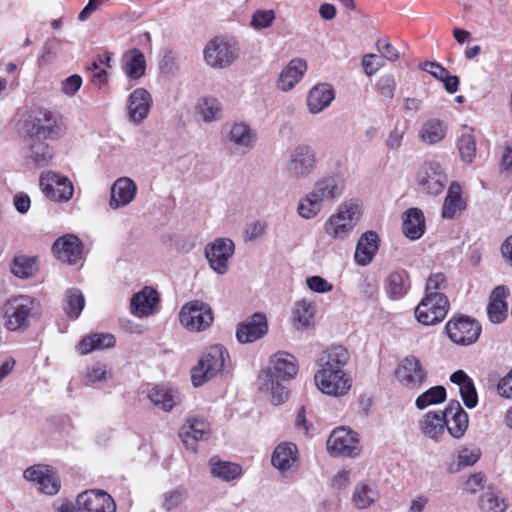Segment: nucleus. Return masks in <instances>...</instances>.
<instances>
[{"instance_id": "1", "label": "nucleus", "mask_w": 512, "mask_h": 512, "mask_svg": "<svg viewBox=\"0 0 512 512\" xmlns=\"http://www.w3.org/2000/svg\"><path fill=\"white\" fill-rule=\"evenodd\" d=\"M299 371L296 357L285 351H278L270 356L269 364L258 376L259 388L270 393L271 401L282 404L288 399V389L283 382L294 379Z\"/></svg>"}, {"instance_id": "2", "label": "nucleus", "mask_w": 512, "mask_h": 512, "mask_svg": "<svg viewBox=\"0 0 512 512\" xmlns=\"http://www.w3.org/2000/svg\"><path fill=\"white\" fill-rule=\"evenodd\" d=\"M345 188L343 178L336 173H329L318 179L297 206L298 215L306 220L315 218L323 209L325 203L340 198Z\"/></svg>"}, {"instance_id": "3", "label": "nucleus", "mask_w": 512, "mask_h": 512, "mask_svg": "<svg viewBox=\"0 0 512 512\" xmlns=\"http://www.w3.org/2000/svg\"><path fill=\"white\" fill-rule=\"evenodd\" d=\"M18 130L22 138H43L56 140L65 133L61 117L45 108H36L28 111L20 119Z\"/></svg>"}, {"instance_id": "4", "label": "nucleus", "mask_w": 512, "mask_h": 512, "mask_svg": "<svg viewBox=\"0 0 512 512\" xmlns=\"http://www.w3.org/2000/svg\"><path fill=\"white\" fill-rule=\"evenodd\" d=\"M230 366L228 350L216 344L210 346L199 359L197 365L191 369V381L194 387H200L213 379L217 374Z\"/></svg>"}, {"instance_id": "5", "label": "nucleus", "mask_w": 512, "mask_h": 512, "mask_svg": "<svg viewBox=\"0 0 512 512\" xmlns=\"http://www.w3.org/2000/svg\"><path fill=\"white\" fill-rule=\"evenodd\" d=\"M5 327L10 331H23L30 320L39 314V302L28 295L9 298L3 305Z\"/></svg>"}, {"instance_id": "6", "label": "nucleus", "mask_w": 512, "mask_h": 512, "mask_svg": "<svg viewBox=\"0 0 512 512\" xmlns=\"http://www.w3.org/2000/svg\"><path fill=\"white\" fill-rule=\"evenodd\" d=\"M359 206L353 201L342 203L336 213L332 214L324 224L325 233L334 240H344L356 225Z\"/></svg>"}, {"instance_id": "7", "label": "nucleus", "mask_w": 512, "mask_h": 512, "mask_svg": "<svg viewBox=\"0 0 512 512\" xmlns=\"http://www.w3.org/2000/svg\"><path fill=\"white\" fill-rule=\"evenodd\" d=\"M205 63L215 69H224L233 64L239 56V47L233 39L215 37L203 51Z\"/></svg>"}, {"instance_id": "8", "label": "nucleus", "mask_w": 512, "mask_h": 512, "mask_svg": "<svg viewBox=\"0 0 512 512\" xmlns=\"http://www.w3.org/2000/svg\"><path fill=\"white\" fill-rule=\"evenodd\" d=\"M449 310L447 297L439 292H429L415 308V317L423 325L441 322Z\"/></svg>"}, {"instance_id": "9", "label": "nucleus", "mask_w": 512, "mask_h": 512, "mask_svg": "<svg viewBox=\"0 0 512 512\" xmlns=\"http://www.w3.org/2000/svg\"><path fill=\"white\" fill-rule=\"evenodd\" d=\"M179 320L183 327L191 332L206 330L213 322L211 307L199 300L186 303L179 312Z\"/></svg>"}, {"instance_id": "10", "label": "nucleus", "mask_w": 512, "mask_h": 512, "mask_svg": "<svg viewBox=\"0 0 512 512\" xmlns=\"http://www.w3.org/2000/svg\"><path fill=\"white\" fill-rule=\"evenodd\" d=\"M317 169L315 149L308 144H299L290 152L287 171L296 179H306Z\"/></svg>"}, {"instance_id": "11", "label": "nucleus", "mask_w": 512, "mask_h": 512, "mask_svg": "<svg viewBox=\"0 0 512 512\" xmlns=\"http://www.w3.org/2000/svg\"><path fill=\"white\" fill-rule=\"evenodd\" d=\"M445 331L453 343L468 346L478 340L481 334V325L469 316L460 315L447 322Z\"/></svg>"}, {"instance_id": "12", "label": "nucleus", "mask_w": 512, "mask_h": 512, "mask_svg": "<svg viewBox=\"0 0 512 512\" xmlns=\"http://www.w3.org/2000/svg\"><path fill=\"white\" fill-rule=\"evenodd\" d=\"M314 383L321 393L339 398L349 393L352 387V378L346 371H316Z\"/></svg>"}, {"instance_id": "13", "label": "nucleus", "mask_w": 512, "mask_h": 512, "mask_svg": "<svg viewBox=\"0 0 512 512\" xmlns=\"http://www.w3.org/2000/svg\"><path fill=\"white\" fill-rule=\"evenodd\" d=\"M327 450L336 457L357 456L361 451L358 434L346 427L334 429L327 440Z\"/></svg>"}, {"instance_id": "14", "label": "nucleus", "mask_w": 512, "mask_h": 512, "mask_svg": "<svg viewBox=\"0 0 512 512\" xmlns=\"http://www.w3.org/2000/svg\"><path fill=\"white\" fill-rule=\"evenodd\" d=\"M235 245L229 238H217L205 246L204 254L209 267L218 275H224L229 269V260L234 255Z\"/></svg>"}, {"instance_id": "15", "label": "nucleus", "mask_w": 512, "mask_h": 512, "mask_svg": "<svg viewBox=\"0 0 512 512\" xmlns=\"http://www.w3.org/2000/svg\"><path fill=\"white\" fill-rule=\"evenodd\" d=\"M43 194L56 202H67L74 193L72 182L65 176L56 172H43L39 180Z\"/></svg>"}, {"instance_id": "16", "label": "nucleus", "mask_w": 512, "mask_h": 512, "mask_svg": "<svg viewBox=\"0 0 512 512\" xmlns=\"http://www.w3.org/2000/svg\"><path fill=\"white\" fill-rule=\"evenodd\" d=\"M396 379L409 390H418L427 378V372L420 360L413 356L405 357L395 371Z\"/></svg>"}, {"instance_id": "17", "label": "nucleus", "mask_w": 512, "mask_h": 512, "mask_svg": "<svg viewBox=\"0 0 512 512\" xmlns=\"http://www.w3.org/2000/svg\"><path fill=\"white\" fill-rule=\"evenodd\" d=\"M226 142L234 152L246 154L251 151L257 141V133L245 122H234L227 126Z\"/></svg>"}, {"instance_id": "18", "label": "nucleus", "mask_w": 512, "mask_h": 512, "mask_svg": "<svg viewBox=\"0 0 512 512\" xmlns=\"http://www.w3.org/2000/svg\"><path fill=\"white\" fill-rule=\"evenodd\" d=\"M446 175L437 162L425 163L417 174L418 185L422 192L432 195L441 193L445 187Z\"/></svg>"}, {"instance_id": "19", "label": "nucleus", "mask_w": 512, "mask_h": 512, "mask_svg": "<svg viewBox=\"0 0 512 512\" xmlns=\"http://www.w3.org/2000/svg\"><path fill=\"white\" fill-rule=\"evenodd\" d=\"M52 252L61 262L73 265L82 259L83 243L76 235L66 234L56 239Z\"/></svg>"}, {"instance_id": "20", "label": "nucleus", "mask_w": 512, "mask_h": 512, "mask_svg": "<svg viewBox=\"0 0 512 512\" xmlns=\"http://www.w3.org/2000/svg\"><path fill=\"white\" fill-rule=\"evenodd\" d=\"M268 332L265 314L257 312L241 322L236 330V338L242 343H252L263 338Z\"/></svg>"}, {"instance_id": "21", "label": "nucleus", "mask_w": 512, "mask_h": 512, "mask_svg": "<svg viewBox=\"0 0 512 512\" xmlns=\"http://www.w3.org/2000/svg\"><path fill=\"white\" fill-rule=\"evenodd\" d=\"M442 413L448 433L455 439L461 438L468 428L469 418L459 401L451 400Z\"/></svg>"}, {"instance_id": "22", "label": "nucleus", "mask_w": 512, "mask_h": 512, "mask_svg": "<svg viewBox=\"0 0 512 512\" xmlns=\"http://www.w3.org/2000/svg\"><path fill=\"white\" fill-rule=\"evenodd\" d=\"M77 505L86 512H115L114 499L103 490H89L78 495Z\"/></svg>"}, {"instance_id": "23", "label": "nucleus", "mask_w": 512, "mask_h": 512, "mask_svg": "<svg viewBox=\"0 0 512 512\" xmlns=\"http://www.w3.org/2000/svg\"><path fill=\"white\" fill-rule=\"evenodd\" d=\"M152 97L144 88L135 89L128 97L127 115L134 124L142 123L152 107Z\"/></svg>"}, {"instance_id": "24", "label": "nucleus", "mask_w": 512, "mask_h": 512, "mask_svg": "<svg viewBox=\"0 0 512 512\" xmlns=\"http://www.w3.org/2000/svg\"><path fill=\"white\" fill-rule=\"evenodd\" d=\"M23 157L36 165L37 167H45L51 161L53 155L51 147L46 143L43 138H22Z\"/></svg>"}, {"instance_id": "25", "label": "nucleus", "mask_w": 512, "mask_h": 512, "mask_svg": "<svg viewBox=\"0 0 512 512\" xmlns=\"http://www.w3.org/2000/svg\"><path fill=\"white\" fill-rule=\"evenodd\" d=\"M350 354L342 345H334L324 350L317 359V371H345Z\"/></svg>"}, {"instance_id": "26", "label": "nucleus", "mask_w": 512, "mask_h": 512, "mask_svg": "<svg viewBox=\"0 0 512 512\" xmlns=\"http://www.w3.org/2000/svg\"><path fill=\"white\" fill-rule=\"evenodd\" d=\"M136 192L137 186L132 179L128 177L117 179L111 187L110 208L119 209L127 206L135 198Z\"/></svg>"}, {"instance_id": "27", "label": "nucleus", "mask_w": 512, "mask_h": 512, "mask_svg": "<svg viewBox=\"0 0 512 512\" xmlns=\"http://www.w3.org/2000/svg\"><path fill=\"white\" fill-rule=\"evenodd\" d=\"M210 428L209 423L203 419L188 420L183 426L180 437L183 444L187 449L193 452L197 451V442L206 440L209 436Z\"/></svg>"}, {"instance_id": "28", "label": "nucleus", "mask_w": 512, "mask_h": 512, "mask_svg": "<svg viewBox=\"0 0 512 512\" xmlns=\"http://www.w3.org/2000/svg\"><path fill=\"white\" fill-rule=\"evenodd\" d=\"M379 242V236L375 231L370 230L364 232L356 245L354 254L355 262L361 266L369 265L379 249Z\"/></svg>"}, {"instance_id": "29", "label": "nucleus", "mask_w": 512, "mask_h": 512, "mask_svg": "<svg viewBox=\"0 0 512 512\" xmlns=\"http://www.w3.org/2000/svg\"><path fill=\"white\" fill-rule=\"evenodd\" d=\"M306 70L307 62L304 59H292L281 71L277 81V88L282 92H288L292 90L295 85L301 81Z\"/></svg>"}, {"instance_id": "30", "label": "nucleus", "mask_w": 512, "mask_h": 512, "mask_svg": "<svg viewBox=\"0 0 512 512\" xmlns=\"http://www.w3.org/2000/svg\"><path fill=\"white\" fill-rule=\"evenodd\" d=\"M410 278L407 271L395 270L388 274L384 281V289L389 299L400 300L410 289Z\"/></svg>"}, {"instance_id": "31", "label": "nucleus", "mask_w": 512, "mask_h": 512, "mask_svg": "<svg viewBox=\"0 0 512 512\" xmlns=\"http://www.w3.org/2000/svg\"><path fill=\"white\" fill-rule=\"evenodd\" d=\"M158 301V292L151 287H145L132 296L130 301L131 311L138 317L148 316L153 313Z\"/></svg>"}, {"instance_id": "32", "label": "nucleus", "mask_w": 512, "mask_h": 512, "mask_svg": "<svg viewBox=\"0 0 512 512\" xmlns=\"http://www.w3.org/2000/svg\"><path fill=\"white\" fill-rule=\"evenodd\" d=\"M334 90L331 85L322 83L315 85L308 93L307 107L310 113L318 114L327 108L334 100Z\"/></svg>"}, {"instance_id": "33", "label": "nucleus", "mask_w": 512, "mask_h": 512, "mask_svg": "<svg viewBox=\"0 0 512 512\" xmlns=\"http://www.w3.org/2000/svg\"><path fill=\"white\" fill-rule=\"evenodd\" d=\"M122 69L130 80L142 78L146 72V59L143 52L137 48L126 51L122 56Z\"/></svg>"}, {"instance_id": "34", "label": "nucleus", "mask_w": 512, "mask_h": 512, "mask_svg": "<svg viewBox=\"0 0 512 512\" xmlns=\"http://www.w3.org/2000/svg\"><path fill=\"white\" fill-rule=\"evenodd\" d=\"M402 230L404 235L411 239H419L425 232V217L418 208H409L402 216Z\"/></svg>"}, {"instance_id": "35", "label": "nucleus", "mask_w": 512, "mask_h": 512, "mask_svg": "<svg viewBox=\"0 0 512 512\" xmlns=\"http://www.w3.org/2000/svg\"><path fill=\"white\" fill-rule=\"evenodd\" d=\"M297 452L298 449L295 444L289 442L280 443L272 454L271 463L279 471L285 472L295 463Z\"/></svg>"}, {"instance_id": "36", "label": "nucleus", "mask_w": 512, "mask_h": 512, "mask_svg": "<svg viewBox=\"0 0 512 512\" xmlns=\"http://www.w3.org/2000/svg\"><path fill=\"white\" fill-rule=\"evenodd\" d=\"M148 398L154 406L162 409L163 411H170L180 402V395L176 390L165 388L162 386L153 387L149 393Z\"/></svg>"}, {"instance_id": "37", "label": "nucleus", "mask_w": 512, "mask_h": 512, "mask_svg": "<svg viewBox=\"0 0 512 512\" xmlns=\"http://www.w3.org/2000/svg\"><path fill=\"white\" fill-rule=\"evenodd\" d=\"M115 345V337L109 333H96L84 337L77 345L80 354H88L97 349L111 348Z\"/></svg>"}, {"instance_id": "38", "label": "nucleus", "mask_w": 512, "mask_h": 512, "mask_svg": "<svg viewBox=\"0 0 512 512\" xmlns=\"http://www.w3.org/2000/svg\"><path fill=\"white\" fill-rule=\"evenodd\" d=\"M421 431L432 439H437L445 431V418L442 412L426 413L420 423Z\"/></svg>"}, {"instance_id": "39", "label": "nucleus", "mask_w": 512, "mask_h": 512, "mask_svg": "<svg viewBox=\"0 0 512 512\" xmlns=\"http://www.w3.org/2000/svg\"><path fill=\"white\" fill-rule=\"evenodd\" d=\"M211 473L214 477L220 478L224 481H232L238 478L242 473V468L240 465L221 461L217 457H212L210 459Z\"/></svg>"}, {"instance_id": "40", "label": "nucleus", "mask_w": 512, "mask_h": 512, "mask_svg": "<svg viewBox=\"0 0 512 512\" xmlns=\"http://www.w3.org/2000/svg\"><path fill=\"white\" fill-rule=\"evenodd\" d=\"M196 112L206 123L217 121L221 118V104L214 97H202L196 104Z\"/></svg>"}, {"instance_id": "41", "label": "nucleus", "mask_w": 512, "mask_h": 512, "mask_svg": "<svg viewBox=\"0 0 512 512\" xmlns=\"http://www.w3.org/2000/svg\"><path fill=\"white\" fill-rule=\"evenodd\" d=\"M85 306L83 293L77 288H70L65 292L63 310L71 319H77Z\"/></svg>"}, {"instance_id": "42", "label": "nucleus", "mask_w": 512, "mask_h": 512, "mask_svg": "<svg viewBox=\"0 0 512 512\" xmlns=\"http://www.w3.org/2000/svg\"><path fill=\"white\" fill-rule=\"evenodd\" d=\"M446 135V126L439 119L426 121L419 132L420 139L427 144H436Z\"/></svg>"}, {"instance_id": "43", "label": "nucleus", "mask_w": 512, "mask_h": 512, "mask_svg": "<svg viewBox=\"0 0 512 512\" xmlns=\"http://www.w3.org/2000/svg\"><path fill=\"white\" fill-rule=\"evenodd\" d=\"M38 271L37 258L26 255H17L11 263V272L18 278L33 277Z\"/></svg>"}, {"instance_id": "44", "label": "nucleus", "mask_w": 512, "mask_h": 512, "mask_svg": "<svg viewBox=\"0 0 512 512\" xmlns=\"http://www.w3.org/2000/svg\"><path fill=\"white\" fill-rule=\"evenodd\" d=\"M478 506L482 512H504L505 500L492 487H488L479 497Z\"/></svg>"}, {"instance_id": "45", "label": "nucleus", "mask_w": 512, "mask_h": 512, "mask_svg": "<svg viewBox=\"0 0 512 512\" xmlns=\"http://www.w3.org/2000/svg\"><path fill=\"white\" fill-rule=\"evenodd\" d=\"M292 314L293 320L299 325V327L307 328L313 322L315 305L313 302L306 299L299 300L295 303Z\"/></svg>"}, {"instance_id": "46", "label": "nucleus", "mask_w": 512, "mask_h": 512, "mask_svg": "<svg viewBox=\"0 0 512 512\" xmlns=\"http://www.w3.org/2000/svg\"><path fill=\"white\" fill-rule=\"evenodd\" d=\"M462 209H464V202L460 195V187L453 184L444 200L442 217L452 219L455 217L456 213Z\"/></svg>"}, {"instance_id": "47", "label": "nucleus", "mask_w": 512, "mask_h": 512, "mask_svg": "<svg viewBox=\"0 0 512 512\" xmlns=\"http://www.w3.org/2000/svg\"><path fill=\"white\" fill-rule=\"evenodd\" d=\"M446 399V389L443 386H434L419 395L416 398L415 405L423 410L430 405L444 402Z\"/></svg>"}, {"instance_id": "48", "label": "nucleus", "mask_w": 512, "mask_h": 512, "mask_svg": "<svg viewBox=\"0 0 512 512\" xmlns=\"http://www.w3.org/2000/svg\"><path fill=\"white\" fill-rule=\"evenodd\" d=\"M471 132L472 130L463 132L458 140L460 157L466 163H471L476 154V142Z\"/></svg>"}, {"instance_id": "49", "label": "nucleus", "mask_w": 512, "mask_h": 512, "mask_svg": "<svg viewBox=\"0 0 512 512\" xmlns=\"http://www.w3.org/2000/svg\"><path fill=\"white\" fill-rule=\"evenodd\" d=\"M275 20L276 13L274 10L258 9L251 16L250 26L254 30L260 31L271 27Z\"/></svg>"}, {"instance_id": "50", "label": "nucleus", "mask_w": 512, "mask_h": 512, "mask_svg": "<svg viewBox=\"0 0 512 512\" xmlns=\"http://www.w3.org/2000/svg\"><path fill=\"white\" fill-rule=\"evenodd\" d=\"M110 377L111 372L108 370L107 366L98 362L87 368L84 383L90 386L98 382L106 381Z\"/></svg>"}, {"instance_id": "51", "label": "nucleus", "mask_w": 512, "mask_h": 512, "mask_svg": "<svg viewBox=\"0 0 512 512\" xmlns=\"http://www.w3.org/2000/svg\"><path fill=\"white\" fill-rule=\"evenodd\" d=\"M186 491L176 488L166 491L162 495V508L166 511H172L178 508L185 500Z\"/></svg>"}, {"instance_id": "52", "label": "nucleus", "mask_w": 512, "mask_h": 512, "mask_svg": "<svg viewBox=\"0 0 512 512\" xmlns=\"http://www.w3.org/2000/svg\"><path fill=\"white\" fill-rule=\"evenodd\" d=\"M46 472H48V466L47 465H34L31 467H28L23 472V477L30 482H33L38 486V489L40 492H42Z\"/></svg>"}, {"instance_id": "53", "label": "nucleus", "mask_w": 512, "mask_h": 512, "mask_svg": "<svg viewBox=\"0 0 512 512\" xmlns=\"http://www.w3.org/2000/svg\"><path fill=\"white\" fill-rule=\"evenodd\" d=\"M374 496L375 493L371 488H369L367 485H360L355 489L353 500L359 509H365L374 502Z\"/></svg>"}, {"instance_id": "54", "label": "nucleus", "mask_w": 512, "mask_h": 512, "mask_svg": "<svg viewBox=\"0 0 512 512\" xmlns=\"http://www.w3.org/2000/svg\"><path fill=\"white\" fill-rule=\"evenodd\" d=\"M396 80L393 75H384L377 82V88L385 100L391 101L394 98L396 90Z\"/></svg>"}, {"instance_id": "55", "label": "nucleus", "mask_w": 512, "mask_h": 512, "mask_svg": "<svg viewBox=\"0 0 512 512\" xmlns=\"http://www.w3.org/2000/svg\"><path fill=\"white\" fill-rule=\"evenodd\" d=\"M481 456L479 448H463L458 454V468L473 466Z\"/></svg>"}, {"instance_id": "56", "label": "nucleus", "mask_w": 512, "mask_h": 512, "mask_svg": "<svg viewBox=\"0 0 512 512\" xmlns=\"http://www.w3.org/2000/svg\"><path fill=\"white\" fill-rule=\"evenodd\" d=\"M459 392L467 408L472 409L477 405L478 396L473 380L466 381V383L459 388Z\"/></svg>"}, {"instance_id": "57", "label": "nucleus", "mask_w": 512, "mask_h": 512, "mask_svg": "<svg viewBox=\"0 0 512 512\" xmlns=\"http://www.w3.org/2000/svg\"><path fill=\"white\" fill-rule=\"evenodd\" d=\"M376 48L381 55L391 61L395 62L400 57V52L390 43L387 38H380L376 42Z\"/></svg>"}, {"instance_id": "58", "label": "nucleus", "mask_w": 512, "mask_h": 512, "mask_svg": "<svg viewBox=\"0 0 512 512\" xmlns=\"http://www.w3.org/2000/svg\"><path fill=\"white\" fill-rule=\"evenodd\" d=\"M61 487V482L57 477L56 473L52 468L48 466V472H46L42 493L52 496L59 492Z\"/></svg>"}, {"instance_id": "59", "label": "nucleus", "mask_w": 512, "mask_h": 512, "mask_svg": "<svg viewBox=\"0 0 512 512\" xmlns=\"http://www.w3.org/2000/svg\"><path fill=\"white\" fill-rule=\"evenodd\" d=\"M507 304H498L489 302L487 306V314L491 322L501 323L507 317Z\"/></svg>"}, {"instance_id": "60", "label": "nucleus", "mask_w": 512, "mask_h": 512, "mask_svg": "<svg viewBox=\"0 0 512 512\" xmlns=\"http://www.w3.org/2000/svg\"><path fill=\"white\" fill-rule=\"evenodd\" d=\"M308 288L316 293H327L333 289V285L321 276H311L306 279Z\"/></svg>"}, {"instance_id": "61", "label": "nucleus", "mask_w": 512, "mask_h": 512, "mask_svg": "<svg viewBox=\"0 0 512 512\" xmlns=\"http://www.w3.org/2000/svg\"><path fill=\"white\" fill-rule=\"evenodd\" d=\"M485 475L481 472L471 475L464 483L463 490L467 493L474 494L484 488Z\"/></svg>"}, {"instance_id": "62", "label": "nucleus", "mask_w": 512, "mask_h": 512, "mask_svg": "<svg viewBox=\"0 0 512 512\" xmlns=\"http://www.w3.org/2000/svg\"><path fill=\"white\" fill-rule=\"evenodd\" d=\"M82 85L81 76L74 74L67 77L62 83V91L68 96L74 95Z\"/></svg>"}, {"instance_id": "63", "label": "nucleus", "mask_w": 512, "mask_h": 512, "mask_svg": "<svg viewBox=\"0 0 512 512\" xmlns=\"http://www.w3.org/2000/svg\"><path fill=\"white\" fill-rule=\"evenodd\" d=\"M266 229H267L266 222L259 221V220L255 221V222L251 223L250 225H248V227L246 228V231H245L246 237L249 240H257L265 234Z\"/></svg>"}, {"instance_id": "64", "label": "nucleus", "mask_w": 512, "mask_h": 512, "mask_svg": "<svg viewBox=\"0 0 512 512\" xmlns=\"http://www.w3.org/2000/svg\"><path fill=\"white\" fill-rule=\"evenodd\" d=\"M498 394L505 398H512V368L511 371L503 377L498 386Z\"/></svg>"}]
</instances>
